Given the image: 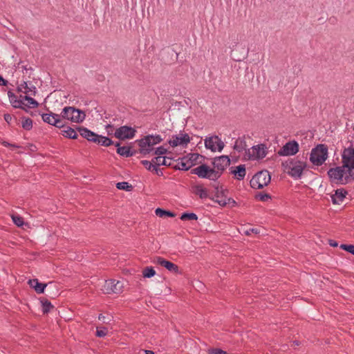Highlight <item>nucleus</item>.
Listing matches in <instances>:
<instances>
[{"label": "nucleus", "instance_id": "nucleus-1", "mask_svg": "<svg viewBox=\"0 0 354 354\" xmlns=\"http://www.w3.org/2000/svg\"><path fill=\"white\" fill-rule=\"evenodd\" d=\"M328 175L330 182L337 185H346L354 180V170L344 165L330 169Z\"/></svg>", "mask_w": 354, "mask_h": 354}, {"label": "nucleus", "instance_id": "nucleus-2", "mask_svg": "<svg viewBox=\"0 0 354 354\" xmlns=\"http://www.w3.org/2000/svg\"><path fill=\"white\" fill-rule=\"evenodd\" d=\"M282 166L284 171L289 176L298 179L301 177L303 171L306 167V163L297 158H291L283 162Z\"/></svg>", "mask_w": 354, "mask_h": 354}, {"label": "nucleus", "instance_id": "nucleus-3", "mask_svg": "<svg viewBox=\"0 0 354 354\" xmlns=\"http://www.w3.org/2000/svg\"><path fill=\"white\" fill-rule=\"evenodd\" d=\"M159 135H149L140 139L138 142L140 152L143 155L149 154L153 151L154 146L162 142Z\"/></svg>", "mask_w": 354, "mask_h": 354}, {"label": "nucleus", "instance_id": "nucleus-4", "mask_svg": "<svg viewBox=\"0 0 354 354\" xmlns=\"http://www.w3.org/2000/svg\"><path fill=\"white\" fill-rule=\"evenodd\" d=\"M61 118L72 122L80 123L85 119L86 114L80 109L73 106H66L61 112Z\"/></svg>", "mask_w": 354, "mask_h": 354}, {"label": "nucleus", "instance_id": "nucleus-5", "mask_svg": "<svg viewBox=\"0 0 354 354\" xmlns=\"http://www.w3.org/2000/svg\"><path fill=\"white\" fill-rule=\"evenodd\" d=\"M328 158V148L324 145H318L310 154V160L317 166L322 165Z\"/></svg>", "mask_w": 354, "mask_h": 354}, {"label": "nucleus", "instance_id": "nucleus-6", "mask_svg": "<svg viewBox=\"0 0 354 354\" xmlns=\"http://www.w3.org/2000/svg\"><path fill=\"white\" fill-rule=\"evenodd\" d=\"M192 173L199 178H207L211 180H216L221 176V173L214 168H210L207 165H201L192 170Z\"/></svg>", "mask_w": 354, "mask_h": 354}, {"label": "nucleus", "instance_id": "nucleus-7", "mask_svg": "<svg viewBox=\"0 0 354 354\" xmlns=\"http://www.w3.org/2000/svg\"><path fill=\"white\" fill-rule=\"evenodd\" d=\"M270 175L268 171H261L256 174L250 180L251 187L254 189H261L270 182Z\"/></svg>", "mask_w": 354, "mask_h": 354}, {"label": "nucleus", "instance_id": "nucleus-8", "mask_svg": "<svg viewBox=\"0 0 354 354\" xmlns=\"http://www.w3.org/2000/svg\"><path fill=\"white\" fill-rule=\"evenodd\" d=\"M124 283L122 281L115 279L106 280L102 287V291L105 294H119L123 291Z\"/></svg>", "mask_w": 354, "mask_h": 354}, {"label": "nucleus", "instance_id": "nucleus-9", "mask_svg": "<svg viewBox=\"0 0 354 354\" xmlns=\"http://www.w3.org/2000/svg\"><path fill=\"white\" fill-rule=\"evenodd\" d=\"M268 153L267 147L263 144L253 146L248 150L247 154L250 160H260L266 157Z\"/></svg>", "mask_w": 354, "mask_h": 354}, {"label": "nucleus", "instance_id": "nucleus-10", "mask_svg": "<svg viewBox=\"0 0 354 354\" xmlns=\"http://www.w3.org/2000/svg\"><path fill=\"white\" fill-rule=\"evenodd\" d=\"M198 158V153H189L180 159V161L178 163V168L181 170L187 171L196 164Z\"/></svg>", "mask_w": 354, "mask_h": 354}, {"label": "nucleus", "instance_id": "nucleus-11", "mask_svg": "<svg viewBox=\"0 0 354 354\" xmlns=\"http://www.w3.org/2000/svg\"><path fill=\"white\" fill-rule=\"evenodd\" d=\"M342 165L354 170V145H351L344 149L342 154Z\"/></svg>", "mask_w": 354, "mask_h": 354}, {"label": "nucleus", "instance_id": "nucleus-12", "mask_svg": "<svg viewBox=\"0 0 354 354\" xmlns=\"http://www.w3.org/2000/svg\"><path fill=\"white\" fill-rule=\"evenodd\" d=\"M299 149V144L295 140L286 142L279 151L278 154L281 156H291L295 155Z\"/></svg>", "mask_w": 354, "mask_h": 354}, {"label": "nucleus", "instance_id": "nucleus-13", "mask_svg": "<svg viewBox=\"0 0 354 354\" xmlns=\"http://www.w3.org/2000/svg\"><path fill=\"white\" fill-rule=\"evenodd\" d=\"M205 146L213 152L221 151L224 148L223 142L216 136H210L205 139Z\"/></svg>", "mask_w": 354, "mask_h": 354}, {"label": "nucleus", "instance_id": "nucleus-14", "mask_svg": "<svg viewBox=\"0 0 354 354\" xmlns=\"http://www.w3.org/2000/svg\"><path fill=\"white\" fill-rule=\"evenodd\" d=\"M136 129L128 126H122L117 128L114 132V136L120 140H129L134 138Z\"/></svg>", "mask_w": 354, "mask_h": 354}, {"label": "nucleus", "instance_id": "nucleus-15", "mask_svg": "<svg viewBox=\"0 0 354 354\" xmlns=\"http://www.w3.org/2000/svg\"><path fill=\"white\" fill-rule=\"evenodd\" d=\"M190 142V137L187 133H180L177 135H174L169 140V143L171 147L187 146Z\"/></svg>", "mask_w": 354, "mask_h": 354}, {"label": "nucleus", "instance_id": "nucleus-16", "mask_svg": "<svg viewBox=\"0 0 354 354\" xmlns=\"http://www.w3.org/2000/svg\"><path fill=\"white\" fill-rule=\"evenodd\" d=\"M61 114H55V113H44L41 115L42 120L51 125H53L56 127L61 128L64 126V124L61 120Z\"/></svg>", "mask_w": 354, "mask_h": 354}, {"label": "nucleus", "instance_id": "nucleus-17", "mask_svg": "<svg viewBox=\"0 0 354 354\" xmlns=\"http://www.w3.org/2000/svg\"><path fill=\"white\" fill-rule=\"evenodd\" d=\"M214 169L216 171H220L221 174L223 171L230 165V160L227 156H221L214 159L213 162Z\"/></svg>", "mask_w": 354, "mask_h": 354}, {"label": "nucleus", "instance_id": "nucleus-18", "mask_svg": "<svg viewBox=\"0 0 354 354\" xmlns=\"http://www.w3.org/2000/svg\"><path fill=\"white\" fill-rule=\"evenodd\" d=\"M19 92L26 94V95H35L37 92L36 87L30 82H22L17 86Z\"/></svg>", "mask_w": 354, "mask_h": 354}, {"label": "nucleus", "instance_id": "nucleus-19", "mask_svg": "<svg viewBox=\"0 0 354 354\" xmlns=\"http://www.w3.org/2000/svg\"><path fill=\"white\" fill-rule=\"evenodd\" d=\"M153 262L158 265H160V266L165 268L170 272H172L174 273L178 272V267L176 264H174L172 262H170L169 261H167L162 257H156L154 259Z\"/></svg>", "mask_w": 354, "mask_h": 354}, {"label": "nucleus", "instance_id": "nucleus-20", "mask_svg": "<svg viewBox=\"0 0 354 354\" xmlns=\"http://www.w3.org/2000/svg\"><path fill=\"white\" fill-rule=\"evenodd\" d=\"M8 95L9 97L10 102L13 107L25 109L24 106L25 102H24L23 96L21 95L20 99L17 100V96L14 93L9 91Z\"/></svg>", "mask_w": 354, "mask_h": 354}, {"label": "nucleus", "instance_id": "nucleus-21", "mask_svg": "<svg viewBox=\"0 0 354 354\" xmlns=\"http://www.w3.org/2000/svg\"><path fill=\"white\" fill-rule=\"evenodd\" d=\"M231 173L237 180H243L246 174L245 167L243 165H240L235 167L231 168Z\"/></svg>", "mask_w": 354, "mask_h": 354}, {"label": "nucleus", "instance_id": "nucleus-22", "mask_svg": "<svg viewBox=\"0 0 354 354\" xmlns=\"http://www.w3.org/2000/svg\"><path fill=\"white\" fill-rule=\"evenodd\" d=\"M78 131H79L80 135L83 138L87 139L88 141H92L94 142H96V138H97V134L95 133L94 132H93L84 127L79 128Z\"/></svg>", "mask_w": 354, "mask_h": 354}, {"label": "nucleus", "instance_id": "nucleus-23", "mask_svg": "<svg viewBox=\"0 0 354 354\" xmlns=\"http://www.w3.org/2000/svg\"><path fill=\"white\" fill-rule=\"evenodd\" d=\"M347 192L344 189H339L331 196L332 201L334 204H339L344 199Z\"/></svg>", "mask_w": 354, "mask_h": 354}, {"label": "nucleus", "instance_id": "nucleus-24", "mask_svg": "<svg viewBox=\"0 0 354 354\" xmlns=\"http://www.w3.org/2000/svg\"><path fill=\"white\" fill-rule=\"evenodd\" d=\"M28 283L30 285V286L34 288L37 293L44 292V289L47 286L46 283H42L39 282L38 279H30Z\"/></svg>", "mask_w": 354, "mask_h": 354}, {"label": "nucleus", "instance_id": "nucleus-25", "mask_svg": "<svg viewBox=\"0 0 354 354\" xmlns=\"http://www.w3.org/2000/svg\"><path fill=\"white\" fill-rule=\"evenodd\" d=\"M118 147L117 153L124 157H131L133 156V153L131 151V148L129 147H120V144L118 142L115 144Z\"/></svg>", "mask_w": 354, "mask_h": 354}, {"label": "nucleus", "instance_id": "nucleus-26", "mask_svg": "<svg viewBox=\"0 0 354 354\" xmlns=\"http://www.w3.org/2000/svg\"><path fill=\"white\" fill-rule=\"evenodd\" d=\"M23 99L25 102V104L24 105V108H35L39 105V103L29 95L23 96ZM24 110L27 111L26 109Z\"/></svg>", "mask_w": 354, "mask_h": 354}, {"label": "nucleus", "instance_id": "nucleus-27", "mask_svg": "<svg viewBox=\"0 0 354 354\" xmlns=\"http://www.w3.org/2000/svg\"><path fill=\"white\" fill-rule=\"evenodd\" d=\"M153 163L157 167L160 165H170L171 159L162 156H157L152 160Z\"/></svg>", "mask_w": 354, "mask_h": 354}, {"label": "nucleus", "instance_id": "nucleus-28", "mask_svg": "<svg viewBox=\"0 0 354 354\" xmlns=\"http://www.w3.org/2000/svg\"><path fill=\"white\" fill-rule=\"evenodd\" d=\"M95 142L104 147H109L113 144V141L110 138L100 135L97 136Z\"/></svg>", "mask_w": 354, "mask_h": 354}, {"label": "nucleus", "instance_id": "nucleus-29", "mask_svg": "<svg viewBox=\"0 0 354 354\" xmlns=\"http://www.w3.org/2000/svg\"><path fill=\"white\" fill-rule=\"evenodd\" d=\"M62 135L66 138L72 139H76L77 138V134L76 131L71 127H68L66 129L63 130Z\"/></svg>", "mask_w": 354, "mask_h": 354}, {"label": "nucleus", "instance_id": "nucleus-30", "mask_svg": "<svg viewBox=\"0 0 354 354\" xmlns=\"http://www.w3.org/2000/svg\"><path fill=\"white\" fill-rule=\"evenodd\" d=\"M195 193L201 198H206L208 196L207 190L201 185L196 187Z\"/></svg>", "mask_w": 354, "mask_h": 354}, {"label": "nucleus", "instance_id": "nucleus-31", "mask_svg": "<svg viewBox=\"0 0 354 354\" xmlns=\"http://www.w3.org/2000/svg\"><path fill=\"white\" fill-rule=\"evenodd\" d=\"M156 212V214L159 216V217H163V216H169V217H174L175 216V214L171 212H169V211H166V210H164L162 209H160V208H157L155 211Z\"/></svg>", "mask_w": 354, "mask_h": 354}, {"label": "nucleus", "instance_id": "nucleus-32", "mask_svg": "<svg viewBox=\"0 0 354 354\" xmlns=\"http://www.w3.org/2000/svg\"><path fill=\"white\" fill-rule=\"evenodd\" d=\"M156 274V271L151 267H147L145 268L142 271V275L145 278H150L153 277Z\"/></svg>", "mask_w": 354, "mask_h": 354}, {"label": "nucleus", "instance_id": "nucleus-33", "mask_svg": "<svg viewBox=\"0 0 354 354\" xmlns=\"http://www.w3.org/2000/svg\"><path fill=\"white\" fill-rule=\"evenodd\" d=\"M41 302L42 305V311L44 313H48L53 308V306L48 300H42Z\"/></svg>", "mask_w": 354, "mask_h": 354}, {"label": "nucleus", "instance_id": "nucleus-34", "mask_svg": "<svg viewBox=\"0 0 354 354\" xmlns=\"http://www.w3.org/2000/svg\"><path fill=\"white\" fill-rule=\"evenodd\" d=\"M180 219L182 221H186V220L194 221V220H197L198 216L194 213H183L180 216Z\"/></svg>", "mask_w": 354, "mask_h": 354}, {"label": "nucleus", "instance_id": "nucleus-35", "mask_svg": "<svg viewBox=\"0 0 354 354\" xmlns=\"http://www.w3.org/2000/svg\"><path fill=\"white\" fill-rule=\"evenodd\" d=\"M142 165H144L147 170H153L157 171V167L153 163V162H149L148 160H144L141 161Z\"/></svg>", "mask_w": 354, "mask_h": 354}, {"label": "nucleus", "instance_id": "nucleus-36", "mask_svg": "<svg viewBox=\"0 0 354 354\" xmlns=\"http://www.w3.org/2000/svg\"><path fill=\"white\" fill-rule=\"evenodd\" d=\"M21 126L26 130L31 129L32 127V120L30 118H23Z\"/></svg>", "mask_w": 354, "mask_h": 354}, {"label": "nucleus", "instance_id": "nucleus-37", "mask_svg": "<svg viewBox=\"0 0 354 354\" xmlns=\"http://www.w3.org/2000/svg\"><path fill=\"white\" fill-rule=\"evenodd\" d=\"M116 187L118 189L130 191L132 187L127 182H120L116 184Z\"/></svg>", "mask_w": 354, "mask_h": 354}, {"label": "nucleus", "instance_id": "nucleus-38", "mask_svg": "<svg viewBox=\"0 0 354 354\" xmlns=\"http://www.w3.org/2000/svg\"><path fill=\"white\" fill-rule=\"evenodd\" d=\"M245 148V143L241 140H236L234 145V149L239 152L242 151Z\"/></svg>", "mask_w": 354, "mask_h": 354}, {"label": "nucleus", "instance_id": "nucleus-39", "mask_svg": "<svg viewBox=\"0 0 354 354\" xmlns=\"http://www.w3.org/2000/svg\"><path fill=\"white\" fill-rule=\"evenodd\" d=\"M12 219L14 223L19 227H21L24 225L23 218L18 215H12Z\"/></svg>", "mask_w": 354, "mask_h": 354}, {"label": "nucleus", "instance_id": "nucleus-40", "mask_svg": "<svg viewBox=\"0 0 354 354\" xmlns=\"http://www.w3.org/2000/svg\"><path fill=\"white\" fill-rule=\"evenodd\" d=\"M108 330L105 327H97L96 336L103 337L106 335Z\"/></svg>", "mask_w": 354, "mask_h": 354}, {"label": "nucleus", "instance_id": "nucleus-41", "mask_svg": "<svg viewBox=\"0 0 354 354\" xmlns=\"http://www.w3.org/2000/svg\"><path fill=\"white\" fill-rule=\"evenodd\" d=\"M340 248L354 255V245L342 244Z\"/></svg>", "mask_w": 354, "mask_h": 354}, {"label": "nucleus", "instance_id": "nucleus-42", "mask_svg": "<svg viewBox=\"0 0 354 354\" xmlns=\"http://www.w3.org/2000/svg\"><path fill=\"white\" fill-rule=\"evenodd\" d=\"M167 153V149L164 147H157L154 151V154L158 155V156H161V155H164Z\"/></svg>", "mask_w": 354, "mask_h": 354}, {"label": "nucleus", "instance_id": "nucleus-43", "mask_svg": "<svg viewBox=\"0 0 354 354\" xmlns=\"http://www.w3.org/2000/svg\"><path fill=\"white\" fill-rule=\"evenodd\" d=\"M209 354H227L225 351L221 348H211L208 351Z\"/></svg>", "mask_w": 354, "mask_h": 354}, {"label": "nucleus", "instance_id": "nucleus-44", "mask_svg": "<svg viewBox=\"0 0 354 354\" xmlns=\"http://www.w3.org/2000/svg\"><path fill=\"white\" fill-rule=\"evenodd\" d=\"M105 129H106V131L108 135H109V136L113 135L114 136V132H115V129H114L113 125L107 124V125H106Z\"/></svg>", "mask_w": 354, "mask_h": 354}, {"label": "nucleus", "instance_id": "nucleus-45", "mask_svg": "<svg viewBox=\"0 0 354 354\" xmlns=\"http://www.w3.org/2000/svg\"><path fill=\"white\" fill-rule=\"evenodd\" d=\"M257 197L261 201H266L270 198V196L267 194H260Z\"/></svg>", "mask_w": 354, "mask_h": 354}, {"label": "nucleus", "instance_id": "nucleus-46", "mask_svg": "<svg viewBox=\"0 0 354 354\" xmlns=\"http://www.w3.org/2000/svg\"><path fill=\"white\" fill-rule=\"evenodd\" d=\"M244 233L246 234V235H250L252 233H254V234H258L259 233V231L258 229H256V228H250L249 230H247L244 232Z\"/></svg>", "mask_w": 354, "mask_h": 354}, {"label": "nucleus", "instance_id": "nucleus-47", "mask_svg": "<svg viewBox=\"0 0 354 354\" xmlns=\"http://www.w3.org/2000/svg\"><path fill=\"white\" fill-rule=\"evenodd\" d=\"M12 118L11 115L6 113L4 115V120L10 123L12 120Z\"/></svg>", "mask_w": 354, "mask_h": 354}, {"label": "nucleus", "instance_id": "nucleus-48", "mask_svg": "<svg viewBox=\"0 0 354 354\" xmlns=\"http://www.w3.org/2000/svg\"><path fill=\"white\" fill-rule=\"evenodd\" d=\"M7 84V81L5 80L1 75H0V85L6 86Z\"/></svg>", "mask_w": 354, "mask_h": 354}, {"label": "nucleus", "instance_id": "nucleus-49", "mask_svg": "<svg viewBox=\"0 0 354 354\" xmlns=\"http://www.w3.org/2000/svg\"><path fill=\"white\" fill-rule=\"evenodd\" d=\"M217 202L221 206H225L227 204V202L225 199L217 201Z\"/></svg>", "mask_w": 354, "mask_h": 354}, {"label": "nucleus", "instance_id": "nucleus-50", "mask_svg": "<svg viewBox=\"0 0 354 354\" xmlns=\"http://www.w3.org/2000/svg\"><path fill=\"white\" fill-rule=\"evenodd\" d=\"M329 244L330 246H333V247H337V243L335 241H333V240H330V242H329Z\"/></svg>", "mask_w": 354, "mask_h": 354}, {"label": "nucleus", "instance_id": "nucleus-51", "mask_svg": "<svg viewBox=\"0 0 354 354\" xmlns=\"http://www.w3.org/2000/svg\"><path fill=\"white\" fill-rule=\"evenodd\" d=\"M145 354H154V353L151 351L146 350L145 351Z\"/></svg>", "mask_w": 354, "mask_h": 354}, {"label": "nucleus", "instance_id": "nucleus-52", "mask_svg": "<svg viewBox=\"0 0 354 354\" xmlns=\"http://www.w3.org/2000/svg\"><path fill=\"white\" fill-rule=\"evenodd\" d=\"M104 318V317L102 315H100L99 317H98V319L100 320L103 319Z\"/></svg>", "mask_w": 354, "mask_h": 354}, {"label": "nucleus", "instance_id": "nucleus-53", "mask_svg": "<svg viewBox=\"0 0 354 354\" xmlns=\"http://www.w3.org/2000/svg\"><path fill=\"white\" fill-rule=\"evenodd\" d=\"M293 343H294V344H295L297 346H298L299 344V342H297V341H295Z\"/></svg>", "mask_w": 354, "mask_h": 354}, {"label": "nucleus", "instance_id": "nucleus-54", "mask_svg": "<svg viewBox=\"0 0 354 354\" xmlns=\"http://www.w3.org/2000/svg\"><path fill=\"white\" fill-rule=\"evenodd\" d=\"M157 174L159 175V169L157 168V171H155Z\"/></svg>", "mask_w": 354, "mask_h": 354}, {"label": "nucleus", "instance_id": "nucleus-55", "mask_svg": "<svg viewBox=\"0 0 354 354\" xmlns=\"http://www.w3.org/2000/svg\"><path fill=\"white\" fill-rule=\"evenodd\" d=\"M3 145H4V146H7V145H8V143H7V142H3Z\"/></svg>", "mask_w": 354, "mask_h": 354}]
</instances>
